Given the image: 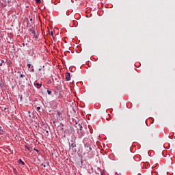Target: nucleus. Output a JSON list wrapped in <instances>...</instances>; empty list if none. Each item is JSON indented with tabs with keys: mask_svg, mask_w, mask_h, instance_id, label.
<instances>
[{
	"mask_svg": "<svg viewBox=\"0 0 175 175\" xmlns=\"http://www.w3.org/2000/svg\"><path fill=\"white\" fill-rule=\"evenodd\" d=\"M30 21H32V18L30 19Z\"/></svg>",
	"mask_w": 175,
	"mask_h": 175,
	"instance_id": "13",
	"label": "nucleus"
},
{
	"mask_svg": "<svg viewBox=\"0 0 175 175\" xmlns=\"http://www.w3.org/2000/svg\"><path fill=\"white\" fill-rule=\"evenodd\" d=\"M89 150H92V148H91V146L89 147Z\"/></svg>",
	"mask_w": 175,
	"mask_h": 175,
	"instance_id": "9",
	"label": "nucleus"
},
{
	"mask_svg": "<svg viewBox=\"0 0 175 175\" xmlns=\"http://www.w3.org/2000/svg\"><path fill=\"white\" fill-rule=\"evenodd\" d=\"M66 81H69L70 80V73L67 72L66 74Z\"/></svg>",
	"mask_w": 175,
	"mask_h": 175,
	"instance_id": "1",
	"label": "nucleus"
},
{
	"mask_svg": "<svg viewBox=\"0 0 175 175\" xmlns=\"http://www.w3.org/2000/svg\"><path fill=\"white\" fill-rule=\"evenodd\" d=\"M3 62H5V61L1 60V63L0 64V66H3Z\"/></svg>",
	"mask_w": 175,
	"mask_h": 175,
	"instance_id": "5",
	"label": "nucleus"
},
{
	"mask_svg": "<svg viewBox=\"0 0 175 175\" xmlns=\"http://www.w3.org/2000/svg\"><path fill=\"white\" fill-rule=\"evenodd\" d=\"M28 68H31V64H27Z\"/></svg>",
	"mask_w": 175,
	"mask_h": 175,
	"instance_id": "10",
	"label": "nucleus"
},
{
	"mask_svg": "<svg viewBox=\"0 0 175 175\" xmlns=\"http://www.w3.org/2000/svg\"><path fill=\"white\" fill-rule=\"evenodd\" d=\"M27 150H29V148H27Z\"/></svg>",
	"mask_w": 175,
	"mask_h": 175,
	"instance_id": "16",
	"label": "nucleus"
},
{
	"mask_svg": "<svg viewBox=\"0 0 175 175\" xmlns=\"http://www.w3.org/2000/svg\"><path fill=\"white\" fill-rule=\"evenodd\" d=\"M36 1L37 2V3H40V0H36Z\"/></svg>",
	"mask_w": 175,
	"mask_h": 175,
	"instance_id": "6",
	"label": "nucleus"
},
{
	"mask_svg": "<svg viewBox=\"0 0 175 175\" xmlns=\"http://www.w3.org/2000/svg\"><path fill=\"white\" fill-rule=\"evenodd\" d=\"M39 70H42V69H41V68H40V69H39Z\"/></svg>",
	"mask_w": 175,
	"mask_h": 175,
	"instance_id": "15",
	"label": "nucleus"
},
{
	"mask_svg": "<svg viewBox=\"0 0 175 175\" xmlns=\"http://www.w3.org/2000/svg\"><path fill=\"white\" fill-rule=\"evenodd\" d=\"M19 163H21V165H24V161H22L21 159L19 160Z\"/></svg>",
	"mask_w": 175,
	"mask_h": 175,
	"instance_id": "3",
	"label": "nucleus"
},
{
	"mask_svg": "<svg viewBox=\"0 0 175 175\" xmlns=\"http://www.w3.org/2000/svg\"><path fill=\"white\" fill-rule=\"evenodd\" d=\"M79 129H80V131H82V129H83V126H80Z\"/></svg>",
	"mask_w": 175,
	"mask_h": 175,
	"instance_id": "7",
	"label": "nucleus"
},
{
	"mask_svg": "<svg viewBox=\"0 0 175 175\" xmlns=\"http://www.w3.org/2000/svg\"><path fill=\"white\" fill-rule=\"evenodd\" d=\"M34 85L36 87V88H40V87H42V83H34Z\"/></svg>",
	"mask_w": 175,
	"mask_h": 175,
	"instance_id": "2",
	"label": "nucleus"
},
{
	"mask_svg": "<svg viewBox=\"0 0 175 175\" xmlns=\"http://www.w3.org/2000/svg\"><path fill=\"white\" fill-rule=\"evenodd\" d=\"M20 77H21V78L24 77V75H23V74H21Z\"/></svg>",
	"mask_w": 175,
	"mask_h": 175,
	"instance_id": "8",
	"label": "nucleus"
},
{
	"mask_svg": "<svg viewBox=\"0 0 175 175\" xmlns=\"http://www.w3.org/2000/svg\"><path fill=\"white\" fill-rule=\"evenodd\" d=\"M34 150H35V151H36L38 152V150H36V149H34Z\"/></svg>",
	"mask_w": 175,
	"mask_h": 175,
	"instance_id": "12",
	"label": "nucleus"
},
{
	"mask_svg": "<svg viewBox=\"0 0 175 175\" xmlns=\"http://www.w3.org/2000/svg\"><path fill=\"white\" fill-rule=\"evenodd\" d=\"M51 34L53 35V32H51Z\"/></svg>",
	"mask_w": 175,
	"mask_h": 175,
	"instance_id": "14",
	"label": "nucleus"
},
{
	"mask_svg": "<svg viewBox=\"0 0 175 175\" xmlns=\"http://www.w3.org/2000/svg\"><path fill=\"white\" fill-rule=\"evenodd\" d=\"M37 109H38V110H40V107H37Z\"/></svg>",
	"mask_w": 175,
	"mask_h": 175,
	"instance_id": "11",
	"label": "nucleus"
},
{
	"mask_svg": "<svg viewBox=\"0 0 175 175\" xmlns=\"http://www.w3.org/2000/svg\"><path fill=\"white\" fill-rule=\"evenodd\" d=\"M48 95H51V90H47Z\"/></svg>",
	"mask_w": 175,
	"mask_h": 175,
	"instance_id": "4",
	"label": "nucleus"
}]
</instances>
